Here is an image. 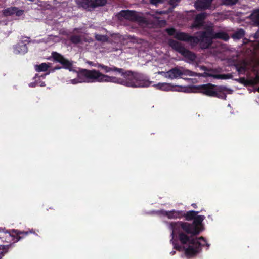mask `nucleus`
I'll return each mask as SVG.
<instances>
[{
  "mask_svg": "<svg viewBox=\"0 0 259 259\" xmlns=\"http://www.w3.org/2000/svg\"><path fill=\"white\" fill-rule=\"evenodd\" d=\"M204 219V215H198L195 217L192 224L181 221L169 223L168 228L171 231L172 237L170 241L173 244L174 248H179L174 241L175 236L177 235H179V240L183 246L186 255L189 257L196 255L201 246L207 245L203 237H195L202 231V222Z\"/></svg>",
  "mask_w": 259,
  "mask_h": 259,
  "instance_id": "1",
  "label": "nucleus"
},
{
  "mask_svg": "<svg viewBox=\"0 0 259 259\" xmlns=\"http://www.w3.org/2000/svg\"><path fill=\"white\" fill-rule=\"evenodd\" d=\"M122 76L118 78L103 74L99 71L84 70L77 73V77L69 81L73 84L82 82H113L133 88L147 87L152 83L143 74L128 71L119 72Z\"/></svg>",
  "mask_w": 259,
  "mask_h": 259,
  "instance_id": "2",
  "label": "nucleus"
},
{
  "mask_svg": "<svg viewBox=\"0 0 259 259\" xmlns=\"http://www.w3.org/2000/svg\"><path fill=\"white\" fill-rule=\"evenodd\" d=\"M199 91L209 96H216L225 99L226 94H231L233 91L224 86L215 87L211 84H204L198 87Z\"/></svg>",
  "mask_w": 259,
  "mask_h": 259,
  "instance_id": "3",
  "label": "nucleus"
},
{
  "mask_svg": "<svg viewBox=\"0 0 259 259\" xmlns=\"http://www.w3.org/2000/svg\"><path fill=\"white\" fill-rule=\"evenodd\" d=\"M206 29L205 33L202 35L203 47H208L212 43V40L214 38H219L227 41L229 39V37L226 33L221 31L218 33H214L212 29V24L205 27Z\"/></svg>",
  "mask_w": 259,
  "mask_h": 259,
  "instance_id": "4",
  "label": "nucleus"
},
{
  "mask_svg": "<svg viewBox=\"0 0 259 259\" xmlns=\"http://www.w3.org/2000/svg\"><path fill=\"white\" fill-rule=\"evenodd\" d=\"M182 75H187L189 76H201V74L192 72L188 69H185L183 68L175 67L168 71V79H174Z\"/></svg>",
  "mask_w": 259,
  "mask_h": 259,
  "instance_id": "5",
  "label": "nucleus"
},
{
  "mask_svg": "<svg viewBox=\"0 0 259 259\" xmlns=\"http://www.w3.org/2000/svg\"><path fill=\"white\" fill-rule=\"evenodd\" d=\"M156 88L157 89H159L164 91H178V92H183L186 93H189L193 92L192 89L187 87H182V86H176L174 85L171 83H158L156 84H154Z\"/></svg>",
  "mask_w": 259,
  "mask_h": 259,
  "instance_id": "6",
  "label": "nucleus"
},
{
  "mask_svg": "<svg viewBox=\"0 0 259 259\" xmlns=\"http://www.w3.org/2000/svg\"><path fill=\"white\" fill-rule=\"evenodd\" d=\"M205 32H200L198 33L197 35L198 36L196 37H192L190 36L186 33H178L176 34V38L183 40V41H189L191 42L193 45H195L196 44H197L198 43L200 42L201 47L202 48H206L207 47H203V42L202 41V35L203 34L205 33Z\"/></svg>",
  "mask_w": 259,
  "mask_h": 259,
  "instance_id": "7",
  "label": "nucleus"
},
{
  "mask_svg": "<svg viewBox=\"0 0 259 259\" xmlns=\"http://www.w3.org/2000/svg\"><path fill=\"white\" fill-rule=\"evenodd\" d=\"M52 56L54 60L57 61L63 65L64 67L66 69L71 70L72 69V63L68 60L66 59L61 54L54 52L52 53Z\"/></svg>",
  "mask_w": 259,
  "mask_h": 259,
  "instance_id": "8",
  "label": "nucleus"
},
{
  "mask_svg": "<svg viewBox=\"0 0 259 259\" xmlns=\"http://www.w3.org/2000/svg\"><path fill=\"white\" fill-rule=\"evenodd\" d=\"M159 212L161 215L166 216L169 219L181 218L185 214V212L184 211L176 210H172L171 211L161 210Z\"/></svg>",
  "mask_w": 259,
  "mask_h": 259,
  "instance_id": "9",
  "label": "nucleus"
},
{
  "mask_svg": "<svg viewBox=\"0 0 259 259\" xmlns=\"http://www.w3.org/2000/svg\"><path fill=\"white\" fill-rule=\"evenodd\" d=\"M28 43L27 39L20 41L14 48V52L16 54H24L27 52L26 46Z\"/></svg>",
  "mask_w": 259,
  "mask_h": 259,
  "instance_id": "10",
  "label": "nucleus"
},
{
  "mask_svg": "<svg viewBox=\"0 0 259 259\" xmlns=\"http://www.w3.org/2000/svg\"><path fill=\"white\" fill-rule=\"evenodd\" d=\"M119 18L122 17L131 20H134L136 18V14L135 11L129 10H122L118 15Z\"/></svg>",
  "mask_w": 259,
  "mask_h": 259,
  "instance_id": "11",
  "label": "nucleus"
},
{
  "mask_svg": "<svg viewBox=\"0 0 259 259\" xmlns=\"http://www.w3.org/2000/svg\"><path fill=\"white\" fill-rule=\"evenodd\" d=\"M206 17L205 13H202L197 15L195 19L194 23L192 24V28H199L203 26L204 20Z\"/></svg>",
  "mask_w": 259,
  "mask_h": 259,
  "instance_id": "12",
  "label": "nucleus"
},
{
  "mask_svg": "<svg viewBox=\"0 0 259 259\" xmlns=\"http://www.w3.org/2000/svg\"><path fill=\"white\" fill-rule=\"evenodd\" d=\"M168 44L173 49L180 54H182L185 49L181 43L172 39H170L168 41Z\"/></svg>",
  "mask_w": 259,
  "mask_h": 259,
  "instance_id": "13",
  "label": "nucleus"
},
{
  "mask_svg": "<svg viewBox=\"0 0 259 259\" xmlns=\"http://www.w3.org/2000/svg\"><path fill=\"white\" fill-rule=\"evenodd\" d=\"M212 1V0H197L195 6L197 9H207L210 6Z\"/></svg>",
  "mask_w": 259,
  "mask_h": 259,
  "instance_id": "14",
  "label": "nucleus"
},
{
  "mask_svg": "<svg viewBox=\"0 0 259 259\" xmlns=\"http://www.w3.org/2000/svg\"><path fill=\"white\" fill-rule=\"evenodd\" d=\"M76 3L80 7L85 9L90 10L91 8H93L92 0H76Z\"/></svg>",
  "mask_w": 259,
  "mask_h": 259,
  "instance_id": "15",
  "label": "nucleus"
},
{
  "mask_svg": "<svg viewBox=\"0 0 259 259\" xmlns=\"http://www.w3.org/2000/svg\"><path fill=\"white\" fill-rule=\"evenodd\" d=\"M187 61H193L196 59L195 55L190 51L185 49L182 53L181 54Z\"/></svg>",
  "mask_w": 259,
  "mask_h": 259,
  "instance_id": "16",
  "label": "nucleus"
},
{
  "mask_svg": "<svg viewBox=\"0 0 259 259\" xmlns=\"http://www.w3.org/2000/svg\"><path fill=\"white\" fill-rule=\"evenodd\" d=\"M98 67L102 68L106 72H109L110 71H116L117 72H122V69L117 68L115 67H109L101 64H99Z\"/></svg>",
  "mask_w": 259,
  "mask_h": 259,
  "instance_id": "17",
  "label": "nucleus"
},
{
  "mask_svg": "<svg viewBox=\"0 0 259 259\" xmlns=\"http://www.w3.org/2000/svg\"><path fill=\"white\" fill-rule=\"evenodd\" d=\"M205 76H211L217 79H226L227 76L225 75L215 74L213 70H208L207 72H205Z\"/></svg>",
  "mask_w": 259,
  "mask_h": 259,
  "instance_id": "18",
  "label": "nucleus"
},
{
  "mask_svg": "<svg viewBox=\"0 0 259 259\" xmlns=\"http://www.w3.org/2000/svg\"><path fill=\"white\" fill-rule=\"evenodd\" d=\"M198 212L195 211H189L187 212L186 213H185V214L183 217L186 218V219L188 221L191 220L192 219H194L196 215L198 214Z\"/></svg>",
  "mask_w": 259,
  "mask_h": 259,
  "instance_id": "19",
  "label": "nucleus"
},
{
  "mask_svg": "<svg viewBox=\"0 0 259 259\" xmlns=\"http://www.w3.org/2000/svg\"><path fill=\"white\" fill-rule=\"evenodd\" d=\"M50 66H49V64H48L46 63H42L40 65H35V69L38 72L45 71L48 69V68Z\"/></svg>",
  "mask_w": 259,
  "mask_h": 259,
  "instance_id": "20",
  "label": "nucleus"
},
{
  "mask_svg": "<svg viewBox=\"0 0 259 259\" xmlns=\"http://www.w3.org/2000/svg\"><path fill=\"white\" fill-rule=\"evenodd\" d=\"M245 34L244 31L242 29H240L236 31L232 35V37L234 39H240L244 36Z\"/></svg>",
  "mask_w": 259,
  "mask_h": 259,
  "instance_id": "21",
  "label": "nucleus"
},
{
  "mask_svg": "<svg viewBox=\"0 0 259 259\" xmlns=\"http://www.w3.org/2000/svg\"><path fill=\"white\" fill-rule=\"evenodd\" d=\"M12 233H15V235H13L12 236H14L15 235L16 236V241H18L21 238V237L20 236L21 235L24 234V235H26L28 234V232H21L17 230H13L12 231Z\"/></svg>",
  "mask_w": 259,
  "mask_h": 259,
  "instance_id": "22",
  "label": "nucleus"
},
{
  "mask_svg": "<svg viewBox=\"0 0 259 259\" xmlns=\"http://www.w3.org/2000/svg\"><path fill=\"white\" fill-rule=\"evenodd\" d=\"M16 7H10L4 10L3 13L6 16H9L15 14Z\"/></svg>",
  "mask_w": 259,
  "mask_h": 259,
  "instance_id": "23",
  "label": "nucleus"
},
{
  "mask_svg": "<svg viewBox=\"0 0 259 259\" xmlns=\"http://www.w3.org/2000/svg\"><path fill=\"white\" fill-rule=\"evenodd\" d=\"M93 1V8L96 7L103 6L106 3V0H92Z\"/></svg>",
  "mask_w": 259,
  "mask_h": 259,
  "instance_id": "24",
  "label": "nucleus"
},
{
  "mask_svg": "<svg viewBox=\"0 0 259 259\" xmlns=\"http://www.w3.org/2000/svg\"><path fill=\"white\" fill-rule=\"evenodd\" d=\"M166 31L168 34V35L170 36H174L176 38V34L178 33H184L183 32H177L176 30L172 28H167L166 30Z\"/></svg>",
  "mask_w": 259,
  "mask_h": 259,
  "instance_id": "25",
  "label": "nucleus"
},
{
  "mask_svg": "<svg viewBox=\"0 0 259 259\" xmlns=\"http://www.w3.org/2000/svg\"><path fill=\"white\" fill-rule=\"evenodd\" d=\"M222 3L226 5H231L235 4L238 0H220Z\"/></svg>",
  "mask_w": 259,
  "mask_h": 259,
  "instance_id": "26",
  "label": "nucleus"
},
{
  "mask_svg": "<svg viewBox=\"0 0 259 259\" xmlns=\"http://www.w3.org/2000/svg\"><path fill=\"white\" fill-rule=\"evenodd\" d=\"M252 16L255 22L259 24V10L254 12Z\"/></svg>",
  "mask_w": 259,
  "mask_h": 259,
  "instance_id": "27",
  "label": "nucleus"
},
{
  "mask_svg": "<svg viewBox=\"0 0 259 259\" xmlns=\"http://www.w3.org/2000/svg\"><path fill=\"white\" fill-rule=\"evenodd\" d=\"M96 39L98 41H105L107 40V38L105 35L96 34L95 35Z\"/></svg>",
  "mask_w": 259,
  "mask_h": 259,
  "instance_id": "28",
  "label": "nucleus"
},
{
  "mask_svg": "<svg viewBox=\"0 0 259 259\" xmlns=\"http://www.w3.org/2000/svg\"><path fill=\"white\" fill-rule=\"evenodd\" d=\"M237 71L239 74L245 72L246 69V65L245 63L242 64L240 67H237Z\"/></svg>",
  "mask_w": 259,
  "mask_h": 259,
  "instance_id": "29",
  "label": "nucleus"
},
{
  "mask_svg": "<svg viewBox=\"0 0 259 259\" xmlns=\"http://www.w3.org/2000/svg\"><path fill=\"white\" fill-rule=\"evenodd\" d=\"M70 39L73 43L75 44L78 43L80 41V38L78 36H73Z\"/></svg>",
  "mask_w": 259,
  "mask_h": 259,
  "instance_id": "30",
  "label": "nucleus"
},
{
  "mask_svg": "<svg viewBox=\"0 0 259 259\" xmlns=\"http://www.w3.org/2000/svg\"><path fill=\"white\" fill-rule=\"evenodd\" d=\"M158 74L161 75L162 76L166 78H168V71L164 72V71H158L157 72Z\"/></svg>",
  "mask_w": 259,
  "mask_h": 259,
  "instance_id": "31",
  "label": "nucleus"
},
{
  "mask_svg": "<svg viewBox=\"0 0 259 259\" xmlns=\"http://www.w3.org/2000/svg\"><path fill=\"white\" fill-rule=\"evenodd\" d=\"M24 13V11L22 10H18L17 8H16V10L15 11V14H16L17 16H20L23 15Z\"/></svg>",
  "mask_w": 259,
  "mask_h": 259,
  "instance_id": "32",
  "label": "nucleus"
},
{
  "mask_svg": "<svg viewBox=\"0 0 259 259\" xmlns=\"http://www.w3.org/2000/svg\"><path fill=\"white\" fill-rule=\"evenodd\" d=\"M180 0H170L169 3L171 5H172L173 6H175L177 5V3L180 1Z\"/></svg>",
  "mask_w": 259,
  "mask_h": 259,
  "instance_id": "33",
  "label": "nucleus"
},
{
  "mask_svg": "<svg viewBox=\"0 0 259 259\" xmlns=\"http://www.w3.org/2000/svg\"><path fill=\"white\" fill-rule=\"evenodd\" d=\"M151 4L153 5H157L158 3H161L162 0H150Z\"/></svg>",
  "mask_w": 259,
  "mask_h": 259,
  "instance_id": "34",
  "label": "nucleus"
},
{
  "mask_svg": "<svg viewBox=\"0 0 259 259\" xmlns=\"http://www.w3.org/2000/svg\"><path fill=\"white\" fill-rule=\"evenodd\" d=\"M36 82H37V85H39L40 87H44V86H45V83L43 81H40L38 82V81H36Z\"/></svg>",
  "mask_w": 259,
  "mask_h": 259,
  "instance_id": "35",
  "label": "nucleus"
},
{
  "mask_svg": "<svg viewBox=\"0 0 259 259\" xmlns=\"http://www.w3.org/2000/svg\"><path fill=\"white\" fill-rule=\"evenodd\" d=\"M36 85H37V82L36 81V82H32V83H30L29 85V86L30 87H35Z\"/></svg>",
  "mask_w": 259,
  "mask_h": 259,
  "instance_id": "36",
  "label": "nucleus"
},
{
  "mask_svg": "<svg viewBox=\"0 0 259 259\" xmlns=\"http://www.w3.org/2000/svg\"><path fill=\"white\" fill-rule=\"evenodd\" d=\"M259 81V76H257L256 79L252 81V83H257Z\"/></svg>",
  "mask_w": 259,
  "mask_h": 259,
  "instance_id": "37",
  "label": "nucleus"
},
{
  "mask_svg": "<svg viewBox=\"0 0 259 259\" xmlns=\"http://www.w3.org/2000/svg\"><path fill=\"white\" fill-rule=\"evenodd\" d=\"M200 69L203 70H206V67L205 66H200Z\"/></svg>",
  "mask_w": 259,
  "mask_h": 259,
  "instance_id": "38",
  "label": "nucleus"
},
{
  "mask_svg": "<svg viewBox=\"0 0 259 259\" xmlns=\"http://www.w3.org/2000/svg\"><path fill=\"white\" fill-rule=\"evenodd\" d=\"M3 256V254L2 253V252H0V259H2Z\"/></svg>",
  "mask_w": 259,
  "mask_h": 259,
  "instance_id": "39",
  "label": "nucleus"
},
{
  "mask_svg": "<svg viewBox=\"0 0 259 259\" xmlns=\"http://www.w3.org/2000/svg\"><path fill=\"white\" fill-rule=\"evenodd\" d=\"M175 253V251H171V252H170V254H171V255H174Z\"/></svg>",
  "mask_w": 259,
  "mask_h": 259,
  "instance_id": "40",
  "label": "nucleus"
},
{
  "mask_svg": "<svg viewBox=\"0 0 259 259\" xmlns=\"http://www.w3.org/2000/svg\"><path fill=\"white\" fill-rule=\"evenodd\" d=\"M192 205L194 207H195V206H196V204H193Z\"/></svg>",
  "mask_w": 259,
  "mask_h": 259,
  "instance_id": "41",
  "label": "nucleus"
},
{
  "mask_svg": "<svg viewBox=\"0 0 259 259\" xmlns=\"http://www.w3.org/2000/svg\"><path fill=\"white\" fill-rule=\"evenodd\" d=\"M45 76H46V75H44V76H41V77H42L43 78H45ZM40 78V77H39V78Z\"/></svg>",
  "mask_w": 259,
  "mask_h": 259,
  "instance_id": "42",
  "label": "nucleus"
},
{
  "mask_svg": "<svg viewBox=\"0 0 259 259\" xmlns=\"http://www.w3.org/2000/svg\"><path fill=\"white\" fill-rule=\"evenodd\" d=\"M89 63L90 64H91V65H93L92 64V62H89Z\"/></svg>",
  "mask_w": 259,
  "mask_h": 259,
  "instance_id": "43",
  "label": "nucleus"
},
{
  "mask_svg": "<svg viewBox=\"0 0 259 259\" xmlns=\"http://www.w3.org/2000/svg\"><path fill=\"white\" fill-rule=\"evenodd\" d=\"M258 91H259V88H258Z\"/></svg>",
  "mask_w": 259,
  "mask_h": 259,
  "instance_id": "44",
  "label": "nucleus"
}]
</instances>
